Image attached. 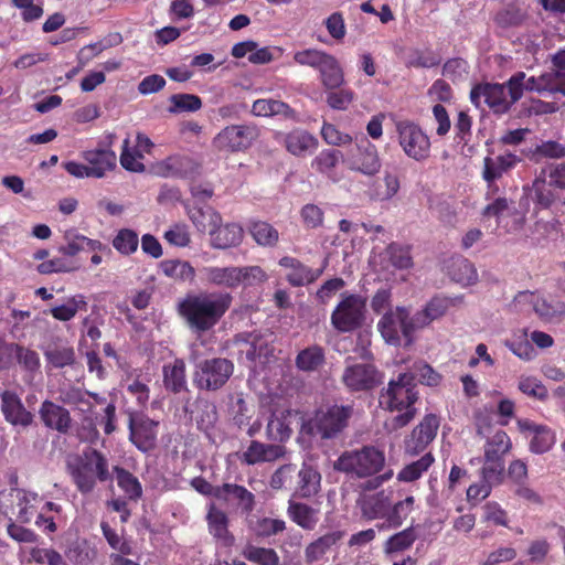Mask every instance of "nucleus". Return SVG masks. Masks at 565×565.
<instances>
[{
  "label": "nucleus",
  "mask_w": 565,
  "mask_h": 565,
  "mask_svg": "<svg viewBox=\"0 0 565 565\" xmlns=\"http://www.w3.org/2000/svg\"><path fill=\"white\" fill-rule=\"evenodd\" d=\"M328 52L315 47L303 49L294 52L292 60L299 66H307L318 70Z\"/></svg>",
  "instance_id": "nucleus-61"
},
{
  "label": "nucleus",
  "mask_w": 565,
  "mask_h": 565,
  "mask_svg": "<svg viewBox=\"0 0 565 565\" xmlns=\"http://www.w3.org/2000/svg\"><path fill=\"white\" fill-rule=\"evenodd\" d=\"M232 296L227 292L189 295L178 305L180 316L191 330L202 333L211 330L228 310Z\"/></svg>",
  "instance_id": "nucleus-1"
},
{
  "label": "nucleus",
  "mask_w": 565,
  "mask_h": 565,
  "mask_svg": "<svg viewBox=\"0 0 565 565\" xmlns=\"http://www.w3.org/2000/svg\"><path fill=\"white\" fill-rule=\"evenodd\" d=\"M64 244L58 247V252L67 257H75L84 250L88 252H104L109 250L106 245L100 241L92 239L81 234L76 228L72 227L65 230L63 233Z\"/></svg>",
  "instance_id": "nucleus-22"
},
{
  "label": "nucleus",
  "mask_w": 565,
  "mask_h": 565,
  "mask_svg": "<svg viewBox=\"0 0 565 565\" xmlns=\"http://www.w3.org/2000/svg\"><path fill=\"white\" fill-rule=\"evenodd\" d=\"M353 415L352 405H332L326 411H319L306 422L302 431L322 439L337 437L347 426Z\"/></svg>",
  "instance_id": "nucleus-7"
},
{
  "label": "nucleus",
  "mask_w": 565,
  "mask_h": 565,
  "mask_svg": "<svg viewBox=\"0 0 565 565\" xmlns=\"http://www.w3.org/2000/svg\"><path fill=\"white\" fill-rule=\"evenodd\" d=\"M379 259L384 270H406L414 265L411 248L395 242L379 254Z\"/></svg>",
  "instance_id": "nucleus-27"
},
{
  "label": "nucleus",
  "mask_w": 565,
  "mask_h": 565,
  "mask_svg": "<svg viewBox=\"0 0 565 565\" xmlns=\"http://www.w3.org/2000/svg\"><path fill=\"white\" fill-rule=\"evenodd\" d=\"M449 274L451 279L461 286H471L478 280V273L475 265L463 257L452 260Z\"/></svg>",
  "instance_id": "nucleus-45"
},
{
  "label": "nucleus",
  "mask_w": 565,
  "mask_h": 565,
  "mask_svg": "<svg viewBox=\"0 0 565 565\" xmlns=\"http://www.w3.org/2000/svg\"><path fill=\"white\" fill-rule=\"evenodd\" d=\"M236 288L256 287L268 280L266 271L257 265L236 266Z\"/></svg>",
  "instance_id": "nucleus-46"
},
{
  "label": "nucleus",
  "mask_w": 565,
  "mask_h": 565,
  "mask_svg": "<svg viewBox=\"0 0 565 565\" xmlns=\"http://www.w3.org/2000/svg\"><path fill=\"white\" fill-rule=\"evenodd\" d=\"M138 234L130 228H121L113 239L114 248L121 255H130L138 248Z\"/></svg>",
  "instance_id": "nucleus-55"
},
{
  "label": "nucleus",
  "mask_w": 565,
  "mask_h": 565,
  "mask_svg": "<svg viewBox=\"0 0 565 565\" xmlns=\"http://www.w3.org/2000/svg\"><path fill=\"white\" fill-rule=\"evenodd\" d=\"M416 540V533L414 529L407 527L394 535H392L385 543V552L398 553L407 550Z\"/></svg>",
  "instance_id": "nucleus-57"
},
{
  "label": "nucleus",
  "mask_w": 565,
  "mask_h": 565,
  "mask_svg": "<svg viewBox=\"0 0 565 565\" xmlns=\"http://www.w3.org/2000/svg\"><path fill=\"white\" fill-rule=\"evenodd\" d=\"M82 158L90 169V175L96 179L104 178L116 167V153L106 146L88 149L82 152Z\"/></svg>",
  "instance_id": "nucleus-25"
},
{
  "label": "nucleus",
  "mask_w": 565,
  "mask_h": 565,
  "mask_svg": "<svg viewBox=\"0 0 565 565\" xmlns=\"http://www.w3.org/2000/svg\"><path fill=\"white\" fill-rule=\"evenodd\" d=\"M159 422L145 414L129 415V440L142 452L152 450L157 445Z\"/></svg>",
  "instance_id": "nucleus-13"
},
{
  "label": "nucleus",
  "mask_w": 565,
  "mask_h": 565,
  "mask_svg": "<svg viewBox=\"0 0 565 565\" xmlns=\"http://www.w3.org/2000/svg\"><path fill=\"white\" fill-rule=\"evenodd\" d=\"M521 159L512 152H505L495 158L486 157L483 160L482 177L488 183L486 193L487 200H491L499 191L495 180L500 179L504 173L513 169Z\"/></svg>",
  "instance_id": "nucleus-15"
},
{
  "label": "nucleus",
  "mask_w": 565,
  "mask_h": 565,
  "mask_svg": "<svg viewBox=\"0 0 565 565\" xmlns=\"http://www.w3.org/2000/svg\"><path fill=\"white\" fill-rule=\"evenodd\" d=\"M366 319V299L356 294L343 292L331 313L332 327L341 333L360 329Z\"/></svg>",
  "instance_id": "nucleus-8"
},
{
  "label": "nucleus",
  "mask_w": 565,
  "mask_h": 565,
  "mask_svg": "<svg viewBox=\"0 0 565 565\" xmlns=\"http://www.w3.org/2000/svg\"><path fill=\"white\" fill-rule=\"evenodd\" d=\"M79 268V265L67 256L54 257L38 265V271L42 275L72 273Z\"/></svg>",
  "instance_id": "nucleus-51"
},
{
  "label": "nucleus",
  "mask_w": 565,
  "mask_h": 565,
  "mask_svg": "<svg viewBox=\"0 0 565 565\" xmlns=\"http://www.w3.org/2000/svg\"><path fill=\"white\" fill-rule=\"evenodd\" d=\"M418 393L413 383V376L401 373L396 380H391L388 386L380 395V405L383 409L398 412V415L385 420V428L390 431L406 426L415 416L414 407Z\"/></svg>",
  "instance_id": "nucleus-3"
},
{
  "label": "nucleus",
  "mask_w": 565,
  "mask_h": 565,
  "mask_svg": "<svg viewBox=\"0 0 565 565\" xmlns=\"http://www.w3.org/2000/svg\"><path fill=\"white\" fill-rule=\"evenodd\" d=\"M142 153L139 150L129 148V138L124 140L122 151L120 153V163L124 169L132 172H142L145 164L141 162Z\"/></svg>",
  "instance_id": "nucleus-63"
},
{
  "label": "nucleus",
  "mask_w": 565,
  "mask_h": 565,
  "mask_svg": "<svg viewBox=\"0 0 565 565\" xmlns=\"http://www.w3.org/2000/svg\"><path fill=\"white\" fill-rule=\"evenodd\" d=\"M420 329L415 321V315L411 316L405 307H396L387 310L377 322V330L387 344L411 345L414 341V332Z\"/></svg>",
  "instance_id": "nucleus-6"
},
{
  "label": "nucleus",
  "mask_w": 565,
  "mask_h": 565,
  "mask_svg": "<svg viewBox=\"0 0 565 565\" xmlns=\"http://www.w3.org/2000/svg\"><path fill=\"white\" fill-rule=\"evenodd\" d=\"M118 487L130 500H138L142 495V487L139 480L124 468L115 467Z\"/></svg>",
  "instance_id": "nucleus-50"
},
{
  "label": "nucleus",
  "mask_w": 565,
  "mask_h": 565,
  "mask_svg": "<svg viewBox=\"0 0 565 565\" xmlns=\"http://www.w3.org/2000/svg\"><path fill=\"white\" fill-rule=\"evenodd\" d=\"M169 100L171 106L168 108V111L171 114L196 111L202 107L201 98L192 94H174Z\"/></svg>",
  "instance_id": "nucleus-56"
},
{
  "label": "nucleus",
  "mask_w": 565,
  "mask_h": 565,
  "mask_svg": "<svg viewBox=\"0 0 565 565\" xmlns=\"http://www.w3.org/2000/svg\"><path fill=\"white\" fill-rule=\"evenodd\" d=\"M30 561L40 565H66L63 556L50 547L34 546L30 550Z\"/></svg>",
  "instance_id": "nucleus-62"
},
{
  "label": "nucleus",
  "mask_w": 565,
  "mask_h": 565,
  "mask_svg": "<svg viewBox=\"0 0 565 565\" xmlns=\"http://www.w3.org/2000/svg\"><path fill=\"white\" fill-rule=\"evenodd\" d=\"M438 428V417L434 414L426 415L405 439V451L409 455L423 451L435 439Z\"/></svg>",
  "instance_id": "nucleus-20"
},
{
  "label": "nucleus",
  "mask_w": 565,
  "mask_h": 565,
  "mask_svg": "<svg viewBox=\"0 0 565 565\" xmlns=\"http://www.w3.org/2000/svg\"><path fill=\"white\" fill-rule=\"evenodd\" d=\"M244 556L258 565H278L279 556L273 548L249 545L244 551Z\"/></svg>",
  "instance_id": "nucleus-59"
},
{
  "label": "nucleus",
  "mask_w": 565,
  "mask_h": 565,
  "mask_svg": "<svg viewBox=\"0 0 565 565\" xmlns=\"http://www.w3.org/2000/svg\"><path fill=\"white\" fill-rule=\"evenodd\" d=\"M556 74L553 72H546L541 74L540 76H531L529 78H524L523 81V90L537 92L540 94L543 93H559L565 95V83L557 84Z\"/></svg>",
  "instance_id": "nucleus-40"
},
{
  "label": "nucleus",
  "mask_w": 565,
  "mask_h": 565,
  "mask_svg": "<svg viewBox=\"0 0 565 565\" xmlns=\"http://www.w3.org/2000/svg\"><path fill=\"white\" fill-rule=\"evenodd\" d=\"M344 536V532L340 530L330 531L318 537L307 545L305 550V558L308 563H315L323 558V556L337 545Z\"/></svg>",
  "instance_id": "nucleus-33"
},
{
  "label": "nucleus",
  "mask_w": 565,
  "mask_h": 565,
  "mask_svg": "<svg viewBox=\"0 0 565 565\" xmlns=\"http://www.w3.org/2000/svg\"><path fill=\"white\" fill-rule=\"evenodd\" d=\"M234 372V364L225 358L203 360L195 365L193 384L199 390L217 391L223 387Z\"/></svg>",
  "instance_id": "nucleus-9"
},
{
  "label": "nucleus",
  "mask_w": 565,
  "mask_h": 565,
  "mask_svg": "<svg viewBox=\"0 0 565 565\" xmlns=\"http://www.w3.org/2000/svg\"><path fill=\"white\" fill-rule=\"evenodd\" d=\"M291 413L289 411H275L273 412L267 427V438L274 441L284 443L291 436L290 418Z\"/></svg>",
  "instance_id": "nucleus-38"
},
{
  "label": "nucleus",
  "mask_w": 565,
  "mask_h": 565,
  "mask_svg": "<svg viewBox=\"0 0 565 565\" xmlns=\"http://www.w3.org/2000/svg\"><path fill=\"white\" fill-rule=\"evenodd\" d=\"M287 515L298 526L303 530L312 531L319 522V509L307 503L289 499Z\"/></svg>",
  "instance_id": "nucleus-31"
},
{
  "label": "nucleus",
  "mask_w": 565,
  "mask_h": 565,
  "mask_svg": "<svg viewBox=\"0 0 565 565\" xmlns=\"http://www.w3.org/2000/svg\"><path fill=\"white\" fill-rule=\"evenodd\" d=\"M345 161L350 169L365 175H374L381 169L377 148L366 137L356 138L348 150Z\"/></svg>",
  "instance_id": "nucleus-12"
},
{
  "label": "nucleus",
  "mask_w": 565,
  "mask_h": 565,
  "mask_svg": "<svg viewBox=\"0 0 565 565\" xmlns=\"http://www.w3.org/2000/svg\"><path fill=\"white\" fill-rule=\"evenodd\" d=\"M162 274L175 281H192L195 277L193 266L181 259H164L159 264Z\"/></svg>",
  "instance_id": "nucleus-44"
},
{
  "label": "nucleus",
  "mask_w": 565,
  "mask_h": 565,
  "mask_svg": "<svg viewBox=\"0 0 565 565\" xmlns=\"http://www.w3.org/2000/svg\"><path fill=\"white\" fill-rule=\"evenodd\" d=\"M279 265L289 269L286 276L287 281L294 287L309 285L316 281L323 273V267L312 269L295 257L284 256L279 259Z\"/></svg>",
  "instance_id": "nucleus-28"
},
{
  "label": "nucleus",
  "mask_w": 565,
  "mask_h": 565,
  "mask_svg": "<svg viewBox=\"0 0 565 565\" xmlns=\"http://www.w3.org/2000/svg\"><path fill=\"white\" fill-rule=\"evenodd\" d=\"M258 137L259 129L254 124L231 125L214 137L213 145L220 151H245Z\"/></svg>",
  "instance_id": "nucleus-11"
},
{
  "label": "nucleus",
  "mask_w": 565,
  "mask_h": 565,
  "mask_svg": "<svg viewBox=\"0 0 565 565\" xmlns=\"http://www.w3.org/2000/svg\"><path fill=\"white\" fill-rule=\"evenodd\" d=\"M17 492V518L22 523H30L38 512L42 499L35 492L15 489Z\"/></svg>",
  "instance_id": "nucleus-42"
},
{
  "label": "nucleus",
  "mask_w": 565,
  "mask_h": 565,
  "mask_svg": "<svg viewBox=\"0 0 565 565\" xmlns=\"http://www.w3.org/2000/svg\"><path fill=\"white\" fill-rule=\"evenodd\" d=\"M518 428L521 434L531 437L529 448L533 454H545L556 443L555 431L546 425L536 424L530 419H519Z\"/></svg>",
  "instance_id": "nucleus-19"
},
{
  "label": "nucleus",
  "mask_w": 565,
  "mask_h": 565,
  "mask_svg": "<svg viewBox=\"0 0 565 565\" xmlns=\"http://www.w3.org/2000/svg\"><path fill=\"white\" fill-rule=\"evenodd\" d=\"M188 215L193 225L200 232H209L222 223L221 215L211 206H191L188 207Z\"/></svg>",
  "instance_id": "nucleus-39"
},
{
  "label": "nucleus",
  "mask_w": 565,
  "mask_h": 565,
  "mask_svg": "<svg viewBox=\"0 0 565 565\" xmlns=\"http://www.w3.org/2000/svg\"><path fill=\"white\" fill-rule=\"evenodd\" d=\"M250 234L257 244L274 246L278 242V231L266 222H255L250 227Z\"/></svg>",
  "instance_id": "nucleus-58"
},
{
  "label": "nucleus",
  "mask_w": 565,
  "mask_h": 565,
  "mask_svg": "<svg viewBox=\"0 0 565 565\" xmlns=\"http://www.w3.org/2000/svg\"><path fill=\"white\" fill-rule=\"evenodd\" d=\"M327 89H337L344 83L343 70L335 56L328 53L317 70Z\"/></svg>",
  "instance_id": "nucleus-35"
},
{
  "label": "nucleus",
  "mask_w": 565,
  "mask_h": 565,
  "mask_svg": "<svg viewBox=\"0 0 565 565\" xmlns=\"http://www.w3.org/2000/svg\"><path fill=\"white\" fill-rule=\"evenodd\" d=\"M324 363V352L319 345L301 350L296 358V365L303 372L317 371Z\"/></svg>",
  "instance_id": "nucleus-47"
},
{
  "label": "nucleus",
  "mask_w": 565,
  "mask_h": 565,
  "mask_svg": "<svg viewBox=\"0 0 565 565\" xmlns=\"http://www.w3.org/2000/svg\"><path fill=\"white\" fill-rule=\"evenodd\" d=\"M297 465L285 463L278 467L269 478V487L273 490H290L295 487Z\"/></svg>",
  "instance_id": "nucleus-48"
},
{
  "label": "nucleus",
  "mask_w": 565,
  "mask_h": 565,
  "mask_svg": "<svg viewBox=\"0 0 565 565\" xmlns=\"http://www.w3.org/2000/svg\"><path fill=\"white\" fill-rule=\"evenodd\" d=\"M216 499L227 503H235L247 513L252 512L255 507V495L245 487L234 483L217 486Z\"/></svg>",
  "instance_id": "nucleus-30"
},
{
  "label": "nucleus",
  "mask_w": 565,
  "mask_h": 565,
  "mask_svg": "<svg viewBox=\"0 0 565 565\" xmlns=\"http://www.w3.org/2000/svg\"><path fill=\"white\" fill-rule=\"evenodd\" d=\"M288 152L297 157H303L318 148V139L306 130H294L284 138Z\"/></svg>",
  "instance_id": "nucleus-34"
},
{
  "label": "nucleus",
  "mask_w": 565,
  "mask_h": 565,
  "mask_svg": "<svg viewBox=\"0 0 565 565\" xmlns=\"http://www.w3.org/2000/svg\"><path fill=\"white\" fill-rule=\"evenodd\" d=\"M286 454V448L281 445L264 444L253 440L246 450L242 454V462L254 466L263 462H273L282 458Z\"/></svg>",
  "instance_id": "nucleus-26"
},
{
  "label": "nucleus",
  "mask_w": 565,
  "mask_h": 565,
  "mask_svg": "<svg viewBox=\"0 0 565 565\" xmlns=\"http://www.w3.org/2000/svg\"><path fill=\"white\" fill-rule=\"evenodd\" d=\"M201 274L209 285L228 289L236 288V266H205L201 269Z\"/></svg>",
  "instance_id": "nucleus-36"
},
{
  "label": "nucleus",
  "mask_w": 565,
  "mask_h": 565,
  "mask_svg": "<svg viewBox=\"0 0 565 565\" xmlns=\"http://www.w3.org/2000/svg\"><path fill=\"white\" fill-rule=\"evenodd\" d=\"M39 415L43 424L61 434H66L72 427V417L65 407L52 402L44 401L39 409Z\"/></svg>",
  "instance_id": "nucleus-24"
},
{
  "label": "nucleus",
  "mask_w": 565,
  "mask_h": 565,
  "mask_svg": "<svg viewBox=\"0 0 565 565\" xmlns=\"http://www.w3.org/2000/svg\"><path fill=\"white\" fill-rule=\"evenodd\" d=\"M395 129L398 143L408 158L422 161L429 157V137L417 124L411 120H399L395 124Z\"/></svg>",
  "instance_id": "nucleus-10"
},
{
  "label": "nucleus",
  "mask_w": 565,
  "mask_h": 565,
  "mask_svg": "<svg viewBox=\"0 0 565 565\" xmlns=\"http://www.w3.org/2000/svg\"><path fill=\"white\" fill-rule=\"evenodd\" d=\"M252 113L255 116L274 117L280 116L285 119H294L295 110L286 103L277 99H257L253 103Z\"/></svg>",
  "instance_id": "nucleus-37"
},
{
  "label": "nucleus",
  "mask_w": 565,
  "mask_h": 565,
  "mask_svg": "<svg viewBox=\"0 0 565 565\" xmlns=\"http://www.w3.org/2000/svg\"><path fill=\"white\" fill-rule=\"evenodd\" d=\"M408 374L413 376V381L418 379L428 386H436L440 382V375L430 365L422 361L414 363L412 372Z\"/></svg>",
  "instance_id": "nucleus-64"
},
{
  "label": "nucleus",
  "mask_w": 565,
  "mask_h": 565,
  "mask_svg": "<svg viewBox=\"0 0 565 565\" xmlns=\"http://www.w3.org/2000/svg\"><path fill=\"white\" fill-rule=\"evenodd\" d=\"M211 246L218 249H226L239 245L243 241V227L236 223L224 226H215L211 234Z\"/></svg>",
  "instance_id": "nucleus-32"
},
{
  "label": "nucleus",
  "mask_w": 565,
  "mask_h": 565,
  "mask_svg": "<svg viewBox=\"0 0 565 565\" xmlns=\"http://www.w3.org/2000/svg\"><path fill=\"white\" fill-rule=\"evenodd\" d=\"M87 302L83 295H75L61 306L51 309L53 318L60 321H70L79 310H85Z\"/></svg>",
  "instance_id": "nucleus-49"
},
{
  "label": "nucleus",
  "mask_w": 565,
  "mask_h": 565,
  "mask_svg": "<svg viewBox=\"0 0 565 565\" xmlns=\"http://www.w3.org/2000/svg\"><path fill=\"white\" fill-rule=\"evenodd\" d=\"M67 471L83 494L90 493L97 480L104 482L110 479L107 459L95 449H87L81 455L70 457Z\"/></svg>",
  "instance_id": "nucleus-5"
},
{
  "label": "nucleus",
  "mask_w": 565,
  "mask_h": 565,
  "mask_svg": "<svg viewBox=\"0 0 565 565\" xmlns=\"http://www.w3.org/2000/svg\"><path fill=\"white\" fill-rule=\"evenodd\" d=\"M434 462L431 454H425L418 460L405 466L397 475V479L404 482H412L422 477Z\"/></svg>",
  "instance_id": "nucleus-52"
},
{
  "label": "nucleus",
  "mask_w": 565,
  "mask_h": 565,
  "mask_svg": "<svg viewBox=\"0 0 565 565\" xmlns=\"http://www.w3.org/2000/svg\"><path fill=\"white\" fill-rule=\"evenodd\" d=\"M477 430L486 438L483 446L486 460H503L504 455L512 449L511 438L504 430L497 429L491 433L490 427L482 424H478Z\"/></svg>",
  "instance_id": "nucleus-21"
},
{
  "label": "nucleus",
  "mask_w": 565,
  "mask_h": 565,
  "mask_svg": "<svg viewBox=\"0 0 565 565\" xmlns=\"http://www.w3.org/2000/svg\"><path fill=\"white\" fill-rule=\"evenodd\" d=\"M524 72H518L505 83H480L472 87L470 100L477 108L488 106L494 114H505L523 95Z\"/></svg>",
  "instance_id": "nucleus-4"
},
{
  "label": "nucleus",
  "mask_w": 565,
  "mask_h": 565,
  "mask_svg": "<svg viewBox=\"0 0 565 565\" xmlns=\"http://www.w3.org/2000/svg\"><path fill=\"white\" fill-rule=\"evenodd\" d=\"M1 412L8 423L13 426L28 427L33 415L24 407L21 398L12 391L1 393Z\"/></svg>",
  "instance_id": "nucleus-23"
},
{
  "label": "nucleus",
  "mask_w": 565,
  "mask_h": 565,
  "mask_svg": "<svg viewBox=\"0 0 565 565\" xmlns=\"http://www.w3.org/2000/svg\"><path fill=\"white\" fill-rule=\"evenodd\" d=\"M238 347V354L241 360L248 363L265 364L273 354V348L269 345L268 340L258 333H243L236 339Z\"/></svg>",
  "instance_id": "nucleus-14"
},
{
  "label": "nucleus",
  "mask_w": 565,
  "mask_h": 565,
  "mask_svg": "<svg viewBox=\"0 0 565 565\" xmlns=\"http://www.w3.org/2000/svg\"><path fill=\"white\" fill-rule=\"evenodd\" d=\"M514 302L516 305L531 303L537 317L545 322H553L565 316L564 301L539 297L531 291L519 292L514 298Z\"/></svg>",
  "instance_id": "nucleus-18"
},
{
  "label": "nucleus",
  "mask_w": 565,
  "mask_h": 565,
  "mask_svg": "<svg viewBox=\"0 0 565 565\" xmlns=\"http://www.w3.org/2000/svg\"><path fill=\"white\" fill-rule=\"evenodd\" d=\"M206 521L210 534L223 546H232L234 544V536L228 531L227 514L215 504H210Z\"/></svg>",
  "instance_id": "nucleus-29"
},
{
  "label": "nucleus",
  "mask_w": 565,
  "mask_h": 565,
  "mask_svg": "<svg viewBox=\"0 0 565 565\" xmlns=\"http://www.w3.org/2000/svg\"><path fill=\"white\" fill-rule=\"evenodd\" d=\"M386 497L384 492L365 495L361 500V510L365 518L370 520L377 519L385 510Z\"/></svg>",
  "instance_id": "nucleus-60"
},
{
  "label": "nucleus",
  "mask_w": 565,
  "mask_h": 565,
  "mask_svg": "<svg viewBox=\"0 0 565 565\" xmlns=\"http://www.w3.org/2000/svg\"><path fill=\"white\" fill-rule=\"evenodd\" d=\"M342 381L350 391H369L382 382V376L374 365L355 363L345 366Z\"/></svg>",
  "instance_id": "nucleus-16"
},
{
  "label": "nucleus",
  "mask_w": 565,
  "mask_h": 565,
  "mask_svg": "<svg viewBox=\"0 0 565 565\" xmlns=\"http://www.w3.org/2000/svg\"><path fill=\"white\" fill-rule=\"evenodd\" d=\"M292 498L311 499L321 491V473L311 458L302 461L296 472Z\"/></svg>",
  "instance_id": "nucleus-17"
},
{
  "label": "nucleus",
  "mask_w": 565,
  "mask_h": 565,
  "mask_svg": "<svg viewBox=\"0 0 565 565\" xmlns=\"http://www.w3.org/2000/svg\"><path fill=\"white\" fill-rule=\"evenodd\" d=\"M286 523L284 520L259 518L257 520H250L249 529L253 533L259 537H268L280 533L285 530Z\"/></svg>",
  "instance_id": "nucleus-54"
},
{
  "label": "nucleus",
  "mask_w": 565,
  "mask_h": 565,
  "mask_svg": "<svg viewBox=\"0 0 565 565\" xmlns=\"http://www.w3.org/2000/svg\"><path fill=\"white\" fill-rule=\"evenodd\" d=\"M451 300L446 297H434L423 310L415 313L417 327L425 328L431 321L443 317L451 306Z\"/></svg>",
  "instance_id": "nucleus-41"
},
{
  "label": "nucleus",
  "mask_w": 565,
  "mask_h": 565,
  "mask_svg": "<svg viewBox=\"0 0 565 565\" xmlns=\"http://www.w3.org/2000/svg\"><path fill=\"white\" fill-rule=\"evenodd\" d=\"M415 508V498L406 497L404 500L396 502L392 510L387 513L386 522L388 527H398L413 512Z\"/></svg>",
  "instance_id": "nucleus-53"
},
{
  "label": "nucleus",
  "mask_w": 565,
  "mask_h": 565,
  "mask_svg": "<svg viewBox=\"0 0 565 565\" xmlns=\"http://www.w3.org/2000/svg\"><path fill=\"white\" fill-rule=\"evenodd\" d=\"M385 454L380 448L366 445L359 449L343 451L333 463V469L353 478L364 479L374 477L367 481L366 489H376L393 477V470L388 469L379 475L385 467Z\"/></svg>",
  "instance_id": "nucleus-2"
},
{
  "label": "nucleus",
  "mask_w": 565,
  "mask_h": 565,
  "mask_svg": "<svg viewBox=\"0 0 565 565\" xmlns=\"http://www.w3.org/2000/svg\"><path fill=\"white\" fill-rule=\"evenodd\" d=\"M163 383L166 388L173 393H180L186 388L185 363L175 359L171 364L163 366Z\"/></svg>",
  "instance_id": "nucleus-43"
}]
</instances>
